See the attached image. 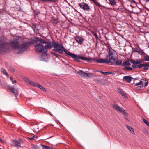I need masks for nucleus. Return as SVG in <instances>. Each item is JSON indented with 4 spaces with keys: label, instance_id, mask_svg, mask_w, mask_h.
Masks as SVG:
<instances>
[{
    "label": "nucleus",
    "instance_id": "473e14b6",
    "mask_svg": "<svg viewBox=\"0 0 149 149\" xmlns=\"http://www.w3.org/2000/svg\"><path fill=\"white\" fill-rule=\"evenodd\" d=\"M142 68L143 67H145V66H149V63H147L145 64H141Z\"/></svg>",
    "mask_w": 149,
    "mask_h": 149
},
{
    "label": "nucleus",
    "instance_id": "5701e85b",
    "mask_svg": "<svg viewBox=\"0 0 149 149\" xmlns=\"http://www.w3.org/2000/svg\"><path fill=\"white\" fill-rule=\"evenodd\" d=\"M126 127L132 134H134V130L133 128L128 125H126Z\"/></svg>",
    "mask_w": 149,
    "mask_h": 149
},
{
    "label": "nucleus",
    "instance_id": "58836bf2",
    "mask_svg": "<svg viewBox=\"0 0 149 149\" xmlns=\"http://www.w3.org/2000/svg\"><path fill=\"white\" fill-rule=\"evenodd\" d=\"M10 70L11 71L13 72H15V70L13 68H10Z\"/></svg>",
    "mask_w": 149,
    "mask_h": 149
},
{
    "label": "nucleus",
    "instance_id": "f257e3e1",
    "mask_svg": "<svg viewBox=\"0 0 149 149\" xmlns=\"http://www.w3.org/2000/svg\"><path fill=\"white\" fill-rule=\"evenodd\" d=\"M109 57H107L105 59H95V62L99 63L107 64L109 65H113V61L116 59V58L115 56L114 51L113 50L109 49Z\"/></svg>",
    "mask_w": 149,
    "mask_h": 149
},
{
    "label": "nucleus",
    "instance_id": "dca6fc26",
    "mask_svg": "<svg viewBox=\"0 0 149 149\" xmlns=\"http://www.w3.org/2000/svg\"><path fill=\"white\" fill-rule=\"evenodd\" d=\"M122 61L121 60L117 59L116 60L115 59V60L113 61V65H119L122 64Z\"/></svg>",
    "mask_w": 149,
    "mask_h": 149
},
{
    "label": "nucleus",
    "instance_id": "a18cd8bd",
    "mask_svg": "<svg viewBox=\"0 0 149 149\" xmlns=\"http://www.w3.org/2000/svg\"><path fill=\"white\" fill-rule=\"evenodd\" d=\"M57 0H50V1L52 2H55Z\"/></svg>",
    "mask_w": 149,
    "mask_h": 149
},
{
    "label": "nucleus",
    "instance_id": "7ed1b4c3",
    "mask_svg": "<svg viewBox=\"0 0 149 149\" xmlns=\"http://www.w3.org/2000/svg\"><path fill=\"white\" fill-rule=\"evenodd\" d=\"M52 46L54 48V51L60 53H62L63 51L66 54L65 55L67 56L70 52L66 49L63 45L54 41L53 42Z\"/></svg>",
    "mask_w": 149,
    "mask_h": 149
},
{
    "label": "nucleus",
    "instance_id": "0eeeda50",
    "mask_svg": "<svg viewBox=\"0 0 149 149\" xmlns=\"http://www.w3.org/2000/svg\"><path fill=\"white\" fill-rule=\"evenodd\" d=\"M113 108L116 111H117L120 113H122L124 115L127 116V114L125 111L123 109L120 107L116 104H113L112 105Z\"/></svg>",
    "mask_w": 149,
    "mask_h": 149
},
{
    "label": "nucleus",
    "instance_id": "e433bc0d",
    "mask_svg": "<svg viewBox=\"0 0 149 149\" xmlns=\"http://www.w3.org/2000/svg\"><path fill=\"white\" fill-rule=\"evenodd\" d=\"M93 33V35L95 36V38L96 39H98V37L97 36V34L96 33Z\"/></svg>",
    "mask_w": 149,
    "mask_h": 149
},
{
    "label": "nucleus",
    "instance_id": "2eb2a0df",
    "mask_svg": "<svg viewBox=\"0 0 149 149\" xmlns=\"http://www.w3.org/2000/svg\"><path fill=\"white\" fill-rule=\"evenodd\" d=\"M45 48L46 49V52L47 49H50L52 47V45L51 42H47L45 45H44Z\"/></svg>",
    "mask_w": 149,
    "mask_h": 149
},
{
    "label": "nucleus",
    "instance_id": "a878e982",
    "mask_svg": "<svg viewBox=\"0 0 149 149\" xmlns=\"http://www.w3.org/2000/svg\"><path fill=\"white\" fill-rule=\"evenodd\" d=\"M124 70L131 71L132 70V68L131 67H125L123 68Z\"/></svg>",
    "mask_w": 149,
    "mask_h": 149
},
{
    "label": "nucleus",
    "instance_id": "603ef678",
    "mask_svg": "<svg viewBox=\"0 0 149 149\" xmlns=\"http://www.w3.org/2000/svg\"><path fill=\"white\" fill-rule=\"evenodd\" d=\"M148 0H146V1H147Z\"/></svg>",
    "mask_w": 149,
    "mask_h": 149
},
{
    "label": "nucleus",
    "instance_id": "f3484780",
    "mask_svg": "<svg viewBox=\"0 0 149 149\" xmlns=\"http://www.w3.org/2000/svg\"><path fill=\"white\" fill-rule=\"evenodd\" d=\"M125 79L127 82H130L131 81L132 77L129 76H125L123 77V80Z\"/></svg>",
    "mask_w": 149,
    "mask_h": 149
},
{
    "label": "nucleus",
    "instance_id": "1a4fd4ad",
    "mask_svg": "<svg viewBox=\"0 0 149 149\" xmlns=\"http://www.w3.org/2000/svg\"><path fill=\"white\" fill-rule=\"evenodd\" d=\"M79 5L80 8L85 11H88L90 9V6L88 4L84 2L79 3Z\"/></svg>",
    "mask_w": 149,
    "mask_h": 149
},
{
    "label": "nucleus",
    "instance_id": "aec40b11",
    "mask_svg": "<svg viewBox=\"0 0 149 149\" xmlns=\"http://www.w3.org/2000/svg\"><path fill=\"white\" fill-rule=\"evenodd\" d=\"M131 65V63L129 61H124L122 64V65L123 66H129Z\"/></svg>",
    "mask_w": 149,
    "mask_h": 149
},
{
    "label": "nucleus",
    "instance_id": "72a5a7b5",
    "mask_svg": "<svg viewBox=\"0 0 149 149\" xmlns=\"http://www.w3.org/2000/svg\"><path fill=\"white\" fill-rule=\"evenodd\" d=\"M42 146L43 149H49V146L45 145H42Z\"/></svg>",
    "mask_w": 149,
    "mask_h": 149
},
{
    "label": "nucleus",
    "instance_id": "6e6552de",
    "mask_svg": "<svg viewBox=\"0 0 149 149\" xmlns=\"http://www.w3.org/2000/svg\"><path fill=\"white\" fill-rule=\"evenodd\" d=\"M130 62L132 63L134 65H132V67L135 68H142L141 64V62L139 61H136L133 59H131Z\"/></svg>",
    "mask_w": 149,
    "mask_h": 149
},
{
    "label": "nucleus",
    "instance_id": "4468645a",
    "mask_svg": "<svg viewBox=\"0 0 149 149\" xmlns=\"http://www.w3.org/2000/svg\"><path fill=\"white\" fill-rule=\"evenodd\" d=\"M8 89L12 93L15 94V96L18 95V90L14 88V87H11L10 86L8 87Z\"/></svg>",
    "mask_w": 149,
    "mask_h": 149
},
{
    "label": "nucleus",
    "instance_id": "412c9836",
    "mask_svg": "<svg viewBox=\"0 0 149 149\" xmlns=\"http://www.w3.org/2000/svg\"><path fill=\"white\" fill-rule=\"evenodd\" d=\"M109 2V4H110L112 6H114L116 5V2L115 0H108Z\"/></svg>",
    "mask_w": 149,
    "mask_h": 149
},
{
    "label": "nucleus",
    "instance_id": "2f4dec72",
    "mask_svg": "<svg viewBox=\"0 0 149 149\" xmlns=\"http://www.w3.org/2000/svg\"><path fill=\"white\" fill-rule=\"evenodd\" d=\"M143 122L145 123L149 127V123L144 118H143Z\"/></svg>",
    "mask_w": 149,
    "mask_h": 149
},
{
    "label": "nucleus",
    "instance_id": "7c9ffc66",
    "mask_svg": "<svg viewBox=\"0 0 149 149\" xmlns=\"http://www.w3.org/2000/svg\"><path fill=\"white\" fill-rule=\"evenodd\" d=\"M51 54L52 55H54V56L58 58H59V57H60V56L58 55V54L55 53V52H52L51 53Z\"/></svg>",
    "mask_w": 149,
    "mask_h": 149
},
{
    "label": "nucleus",
    "instance_id": "bb28decb",
    "mask_svg": "<svg viewBox=\"0 0 149 149\" xmlns=\"http://www.w3.org/2000/svg\"><path fill=\"white\" fill-rule=\"evenodd\" d=\"M38 129L39 128L38 125H36L34 126L33 130L35 132H37L39 131Z\"/></svg>",
    "mask_w": 149,
    "mask_h": 149
},
{
    "label": "nucleus",
    "instance_id": "09e8293b",
    "mask_svg": "<svg viewBox=\"0 0 149 149\" xmlns=\"http://www.w3.org/2000/svg\"><path fill=\"white\" fill-rule=\"evenodd\" d=\"M10 79L12 81L13 80V79L12 77H10Z\"/></svg>",
    "mask_w": 149,
    "mask_h": 149
},
{
    "label": "nucleus",
    "instance_id": "39448f33",
    "mask_svg": "<svg viewBox=\"0 0 149 149\" xmlns=\"http://www.w3.org/2000/svg\"><path fill=\"white\" fill-rule=\"evenodd\" d=\"M28 48V44L27 42H24L19 46H13V49L18 50V53H21L27 50Z\"/></svg>",
    "mask_w": 149,
    "mask_h": 149
},
{
    "label": "nucleus",
    "instance_id": "49530a36",
    "mask_svg": "<svg viewBox=\"0 0 149 149\" xmlns=\"http://www.w3.org/2000/svg\"><path fill=\"white\" fill-rule=\"evenodd\" d=\"M0 142L1 143H2L3 142V141L2 140H1L0 138Z\"/></svg>",
    "mask_w": 149,
    "mask_h": 149
},
{
    "label": "nucleus",
    "instance_id": "f8f14e48",
    "mask_svg": "<svg viewBox=\"0 0 149 149\" xmlns=\"http://www.w3.org/2000/svg\"><path fill=\"white\" fill-rule=\"evenodd\" d=\"M74 39L78 44L81 45L83 44V42L84 41V39L79 36H75Z\"/></svg>",
    "mask_w": 149,
    "mask_h": 149
},
{
    "label": "nucleus",
    "instance_id": "f03ea898",
    "mask_svg": "<svg viewBox=\"0 0 149 149\" xmlns=\"http://www.w3.org/2000/svg\"><path fill=\"white\" fill-rule=\"evenodd\" d=\"M18 42V39L16 38L12 40L10 45L8 43H3L2 41H0V50L3 52H5L10 48L13 49V46L18 45H17Z\"/></svg>",
    "mask_w": 149,
    "mask_h": 149
},
{
    "label": "nucleus",
    "instance_id": "6ab92c4d",
    "mask_svg": "<svg viewBox=\"0 0 149 149\" xmlns=\"http://www.w3.org/2000/svg\"><path fill=\"white\" fill-rule=\"evenodd\" d=\"M13 146H20L21 144L19 141H18L16 140H13Z\"/></svg>",
    "mask_w": 149,
    "mask_h": 149
},
{
    "label": "nucleus",
    "instance_id": "ddd939ff",
    "mask_svg": "<svg viewBox=\"0 0 149 149\" xmlns=\"http://www.w3.org/2000/svg\"><path fill=\"white\" fill-rule=\"evenodd\" d=\"M97 6H98L99 7H102L103 8L107 9L108 10H110L111 9V8H109L108 7H105L104 6H102L101 4H100L98 2L97 0H91Z\"/></svg>",
    "mask_w": 149,
    "mask_h": 149
},
{
    "label": "nucleus",
    "instance_id": "79ce46f5",
    "mask_svg": "<svg viewBox=\"0 0 149 149\" xmlns=\"http://www.w3.org/2000/svg\"><path fill=\"white\" fill-rule=\"evenodd\" d=\"M130 1L132 2V3H135L136 2H135V1H134V0H130Z\"/></svg>",
    "mask_w": 149,
    "mask_h": 149
},
{
    "label": "nucleus",
    "instance_id": "393cba45",
    "mask_svg": "<svg viewBox=\"0 0 149 149\" xmlns=\"http://www.w3.org/2000/svg\"><path fill=\"white\" fill-rule=\"evenodd\" d=\"M1 72L5 75L7 77L9 76V74L7 73L6 71L4 69L2 68L1 69Z\"/></svg>",
    "mask_w": 149,
    "mask_h": 149
},
{
    "label": "nucleus",
    "instance_id": "f704fd0d",
    "mask_svg": "<svg viewBox=\"0 0 149 149\" xmlns=\"http://www.w3.org/2000/svg\"><path fill=\"white\" fill-rule=\"evenodd\" d=\"M143 83V82H142V81H140L139 82L135 84V86H138L139 85H141Z\"/></svg>",
    "mask_w": 149,
    "mask_h": 149
},
{
    "label": "nucleus",
    "instance_id": "c85d7f7f",
    "mask_svg": "<svg viewBox=\"0 0 149 149\" xmlns=\"http://www.w3.org/2000/svg\"><path fill=\"white\" fill-rule=\"evenodd\" d=\"M143 60L145 61H149V56L146 55L144 56Z\"/></svg>",
    "mask_w": 149,
    "mask_h": 149
},
{
    "label": "nucleus",
    "instance_id": "a19ab883",
    "mask_svg": "<svg viewBox=\"0 0 149 149\" xmlns=\"http://www.w3.org/2000/svg\"><path fill=\"white\" fill-rule=\"evenodd\" d=\"M12 81L13 84L16 82V81L15 80H13Z\"/></svg>",
    "mask_w": 149,
    "mask_h": 149
},
{
    "label": "nucleus",
    "instance_id": "c9c22d12",
    "mask_svg": "<svg viewBox=\"0 0 149 149\" xmlns=\"http://www.w3.org/2000/svg\"><path fill=\"white\" fill-rule=\"evenodd\" d=\"M139 52H138L139 53L141 54H145V53L143 52L141 49H139Z\"/></svg>",
    "mask_w": 149,
    "mask_h": 149
},
{
    "label": "nucleus",
    "instance_id": "b1692460",
    "mask_svg": "<svg viewBox=\"0 0 149 149\" xmlns=\"http://www.w3.org/2000/svg\"><path fill=\"white\" fill-rule=\"evenodd\" d=\"M99 72L102 74H104L106 75H108V74H113V73L112 72H103L102 71H100Z\"/></svg>",
    "mask_w": 149,
    "mask_h": 149
},
{
    "label": "nucleus",
    "instance_id": "9b49d317",
    "mask_svg": "<svg viewBox=\"0 0 149 149\" xmlns=\"http://www.w3.org/2000/svg\"><path fill=\"white\" fill-rule=\"evenodd\" d=\"M23 79L24 81H25L26 82L28 83L30 85L34 87H36V84L34 82H33L32 81H31L30 80H29V79H28L26 77H23Z\"/></svg>",
    "mask_w": 149,
    "mask_h": 149
},
{
    "label": "nucleus",
    "instance_id": "c03bdc74",
    "mask_svg": "<svg viewBox=\"0 0 149 149\" xmlns=\"http://www.w3.org/2000/svg\"><path fill=\"white\" fill-rule=\"evenodd\" d=\"M148 69V68L147 67H145L143 68V70H147Z\"/></svg>",
    "mask_w": 149,
    "mask_h": 149
},
{
    "label": "nucleus",
    "instance_id": "4c0bfd02",
    "mask_svg": "<svg viewBox=\"0 0 149 149\" xmlns=\"http://www.w3.org/2000/svg\"><path fill=\"white\" fill-rule=\"evenodd\" d=\"M134 51L135 52H139V49H138V48L136 47L134 48Z\"/></svg>",
    "mask_w": 149,
    "mask_h": 149
},
{
    "label": "nucleus",
    "instance_id": "de8ad7c7",
    "mask_svg": "<svg viewBox=\"0 0 149 149\" xmlns=\"http://www.w3.org/2000/svg\"><path fill=\"white\" fill-rule=\"evenodd\" d=\"M33 148H34V149H37V147L36 146H33Z\"/></svg>",
    "mask_w": 149,
    "mask_h": 149
},
{
    "label": "nucleus",
    "instance_id": "c756f323",
    "mask_svg": "<svg viewBox=\"0 0 149 149\" xmlns=\"http://www.w3.org/2000/svg\"><path fill=\"white\" fill-rule=\"evenodd\" d=\"M30 136L29 139L31 140H33L34 139L35 136L34 134H31L30 135Z\"/></svg>",
    "mask_w": 149,
    "mask_h": 149
},
{
    "label": "nucleus",
    "instance_id": "ea45409f",
    "mask_svg": "<svg viewBox=\"0 0 149 149\" xmlns=\"http://www.w3.org/2000/svg\"><path fill=\"white\" fill-rule=\"evenodd\" d=\"M144 133L145 134H146L147 135H148V132L146 130H144Z\"/></svg>",
    "mask_w": 149,
    "mask_h": 149
},
{
    "label": "nucleus",
    "instance_id": "3c124183",
    "mask_svg": "<svg viewBox=\"0 0 149 149\" xmlns=\"http://www.w3.org/2000/svg\"><path fill=\"white\" fill-rule=\"evenodd\" d=\"M148 92H149V90H148Z\"/></svg>",
    "mask_w": 149,
    "mask_h": 149
},
{
    "label": "nucleus",
    "instance_id": "4be33fe9",
    "mask_svg": "<svg viewBox=\"0 0 149 149\" xmlns=\"http://www.w3.org/2000/svg\"><path fill=\"white\" fill-rule=\"evenodd\" d=\"M36 87H38L43 91L44 92L46 91V90L42 86L40 85V84H36Z\"/></svg>",
    "mask_w": 149,
    "mask_h": 149
},
{
    "label": "nucleus",
    "instance_id": "9d476101",
    "mask_svg": "<svg viewBox=\"0 0 149 149\" xmlns=\"http://www.w3.org/2000/svg\"><path fill=\"white\" fill-rule=\"evenodd\" d=\"M77 73L81 77H92V75L91 73H86L82 70L78 71Z\"/></svg>",
    "mask_w": 149,
    "mask_h": 149
},
{
    "label": "nucleus",
    "instance_id": "a211bd4d",
    "mask_svg": "<svg viewBox=\"0 0 149 149\" xmlns=\"http://www.w3.org/2000/svg\"><path fill=\"white\" fill-rule=\"evenodd\" d=\"M118 92L122 95L123 97L124 98H126L127 97V96L126 95L123 91L119 89H118Z\"/></svg>",
    "mask_w": 149,
    "mask_h": 149
},
{
    "label": "nucleus",
    "instance_id": "37998d69",
    "mask_svg": "<svg viewBox=\"0 0 149 149\" xmlns=\"http://www.w3.org/2000/svg\"><path fill=\"white\" fill-rule=\"evenodd\" d=\"M42 1L43 2L50 1V0H42Z\"/></svg>",
    "mask_w": 149,
    "mask_h": 149
},
{
    "label": "nucleus",
    "instance_id": "20e7f679",
    "mask_svg": "<svg viewBox=\"0 0 149 149\" xmlns=\"http://www.w3.org/2000/svg\"><path fill=\"white\" fill-rule=\"evenodd\" d=\"M67 56H69L74 59V60L78 62H80L79 59L84 60L93 61L95 62V59L90 58H86L81 56L77 55L76 54L70 52Z\"/></svg>",
    "mask_w": 149,
    "mask_h": 149
},
{
    "label": "nucleus",
    "instance_id": "423d86ee",
    "mask_svg": "<svg viewBox=\"0 0 149 149\" xmlns=\"http://www.w3.org/2000/svg\"><path fill=\"white\" fill-rule=\"evenodd\" d=\"M35 49L36 52L45 53L46 52V49L44 45L37 43L35 45Z\"/></svg>",
    "mask_w": 149,
    "mask_h": 149
},
{
    "label": "nucleus",
    "instance_id": "cd10ccee",
    "mask_svg": "<svg viewBox=\"0 0 149 149\" xmlns=\"http://www.w3.org/2000/svg\"><path fill=\"white\" fill-rule=\"evenodd\" d=\"M40 43H38L39 44H41L42 45H44L47 42L45 41V40H42V39H41L40 40Z\"/></svg>",
    "mask_w": 149,
    "mask_h": 149
},
{
    "label": "nucleus",
    "instance_id": "8fccbe9b",
    "mask_svg": "<svg viewBox=\"0 0 149 149\" xmlns=\"http://www.w3.org/2000/svg\"><path fill=\"white\" fill-rule=\"evenodd\" d=\"M146 85H145V86H146L147 84V83H148V82H146Z\"/></svg>",
    "mask_w": 149,
    "mask_h": 149
}]
</instances>
